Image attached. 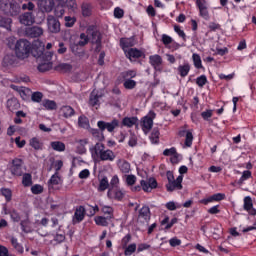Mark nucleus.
<instances>
[{
    "instance_id": "f257e3e1",
    "label": "nucleus",
    "mask_w": 256,
    "mask_h": 256,
    "mask_svg": "<svg viewBox=\"0 0 256 256\" xmlns=\"http://www.w3.org/2000/svg\"><path fill=\"white\" fill-rule=\"evenodd\" d=\"M45 51V44L40 41H35L33 44V55L34 57H37V59L40 61L38 65V71L41 73H45V71H50V69H53V52H46Z\"/></svg>"
},
{
    "instance_id": "f03ea898",
    "label": "nucleus",
    "mask_w": 256,
    "mask_h": 256,
    "mask_svg": "<svg viewBox=\"0 0 256 256\" xmlns=\"http://www.w3.org/2000/svg\"><path fill=\"white\" fill-rule=\"evenodd\" d=\"M91 157L94 161H109L113 163L117 159V155L113 150L105 147L103 143H96L92 148H90Z\"/></svg>"
},
{
    "instance_id": "7ed1b4c3",
    "label": "nucleus",
    "mask_w": 256,
    "mask_h": 256,
    "mask_svg": "<svg viewBox=\"0 0 256 256\" xmlns=\"http://www.w3.org/2000/svg\"><path fill=\"white\" fill-rule=\"evenodd\" d=\"M97 126L100 129H92L91 134L96 141H103L105 139V136L103 135V131L107 129L109 133H113L117 127H119V120L114 119L111 122H105V121H98Z\"/></svg>"
},
{
    "instance_id": "20e7f679",
    "label": "nucleus",
    "mask_w": 256,
    "mask_h": 256,
    "mask_svg": "<svg viewBox=\"0 0 256 256\" xmlns=\"http://www.w3.org/2000/svg\"><path fill=\"white\" fill-rule=\"evenodd\" d=\"M0 11L10 17H17L21 13V5L15 0H0Z\"/></svg>"
},
{
    "instance_id": "39448f33",
    "label": "nucleus",
    "mask_w": 256,
    "mask_h": 256,
    "mask_svg": "<svg viewBox=\"0 0 256 256\" xmlns=\"http://www.w3.org/2000/svg\"><path fill=\"white\" fill-rule=\"evenodd\" d=\"M167 183L165 185L168 193H173V191H181L183 189V175H179L175 179L172 171L166 172Z\"/></svg>"
},
{
    "instance_id": "423d86ee",
    "label": "nucleus",
    "mask_w": 256,
    "mask_h": 256,
    "mask_svg": "<svg viewBox=\"0 0 256 256\" xmlns=\"http://www.w3.org/2000/svg\"><path fill=\"white\" fill-rule=\"evenodd\" d=\"M14 51L18 59H27L31 53V42L25 39H20L16 42Z\"/></svg>"
},
{
    "instance_id": "0eeeda50",
    "label": "nucleus",
    "mask_w": 256,
    "mask_h": 256,
    "mask_svg": "<svg viewBox=\"0 0 256 256\" xmlns=\"http://www.w3.org/2000/svg\"><path fill=\"white\" fill-rule=\"evenodd\" d=\"M155 117H157V114L154 111H149L146 116L141 118L140 127L145 135H148L149 131L153 129V121Z\"/></svg>"
},
{
    "instance_id": "6e6552de",
    "label": "nucleus",
    "mask_w": 256,
    "mask_h": 256,
    "mask_svg": "<svg viewBox=\"0 0 256 256\" xmlns=\"http://www.w3.org/2000/svg\"><path fill=\"white\" fill-rule=\"evenodd\" d=\"M10 172L14 177H21L23 175V160L19 158L13 159Z\"/></svg>"
},
{
    "instance_id": "1a4fd4ad",
    "label": "nucleus",
    "mask_w": 256,
    "mask_h": 256,
    "mask_svg": "<svg viewBox=\"0 0 256 256\" xmlns=\"http://www.w3.org/2000/svg\"><path fill=\"white\" fill-rule=\"evenodd\" d=\"M107 197L109 199H114L115 201H123L125 191L121 190L119 187H110L107 192Z\"/></svg>"
},
{
    "instance_id": "9d476101",
    "label": "nucleus",
    "mask_w": 256,
    "mask_h": 256,
    "mask_svg": "<svg viewBox=\"0 0 256 256\" xmlns=\"http://www.w3.org/2000/svg\"><path fill=\"white\" fill-rule=\"evenodd\" d=\"M47 25L50 33H59L61 31V23L53 15H48Z\"/></svg>"
},
{
    "instance_id": "9b49d317",
    "label": "nucleus",
    "mask_w": 256,
    "mask_h": 256,
    "mask_svg": "<svg viewBox=\"0 0 256 256\" xmlns=\"http://www.w3.org/2000/svg\"><path fill=\"white\" fill-rule=\"evenodd\" d=\"M196 6L199 9V15L206 21H209V6L206 0H196Z\"/></svg>"
},
{
    "instance_id": "f8f14e48",
    "label": "nucleus",
    "mask_w": 256,
    "mask_h": 256,
    "mask_svg": "<svg viewBox=\"0 0 256 256\" xmlns=\"http://www.w3.org/2000/svg\"><path fill=\"white\" fill-rule=\"evenodd\" d=\"M124 53L127 59H129L130 61H135L136 59H141V57H145V52L137 48H129L128 50H125Z\"/></svg>"
},
{
    "instance_id": "ddd939ff",
    "label": "nucleus",
    "mask_w": 256,
    "mask_h": 256,
    "mask_svg": "<svg viewBox=\"0 0 256 256\" xmlns=\"http://www.w3.org/2000/svg\"><path fill=\"white\" fill-rule=\"evenodd\" d=\"M38 7L42 13H51L55 7V0H38Z\"/></svg>"
},
{
    "instance_id": "4468645a",
    "label": "nucleus",
    "mask_w": 256,
    "mask_h": 256,
    "mask_svg": "<svg viewBox=\"0 0 256 256\" xmlns=\"http://www.w3.org/2000/svg\"><path fill=\"white\" fill-rule=\"evenodd\" d=\"M140 185L145 193H151L152 189H157V180L155 178H149L148 180H141Z\"/></svg>"
},
{
    "instance_id": "2eb2a0df",
    "label": "nucleus",
    "mask_w": 256,
    "mask_h": 256,
    "mask_svg": "<svg viewBox=\"0 0 256 256\" xmlns=\"http://www.w3.org/2000/svg\"><path fill=\"white\" fill-rule=\"evenodd\" d=\"M135 45H137V40L135 39V36L120 39V47H122L124 53L125 51H129L131 47H135Z\"/></svg>"
},
{
    "instance_id": "dca6fc26",
    "label": "nucleus",
    "mask_w": 256,
    "mask_h": 256,
    "mask_svg": "<svg viewBox=\"0 0 256 256\" xmlns=\"http://www.w3.org/2000/svg\"><path fill=\"white\" fill-rule=\"evenodd\" d=\"M116 165L123 175H129V173H131V163H129L127 160L118 159Z\"/></svg>"
},
{
    "instance_id": "f3484780",
    "label": "nucleus",
    "mask_w": 256,
    "mask_h": 256,
    "mask_svg": "<svg viewBox=\"0 0 256 256\" xmlns=\"http://www.w3.org/2000/svg\"><path fill=\"white\" fill-rule=\"evenodd\" d=\"M83 219H85V207L79 206L74 212L72 223L73 225H77V223H81Z\"/></svg>"
},
{
    "instance_id": "a211bd4d",
    "label": "nucleus",
    "mask_w": 256,
    "mask_h": 256,
    "mask_svg": "<svg viewBox=\"0 0 256 256\" xmlns=\"http://www.w3.org/2000/svg\"><path fill=\"white\" fill-rule=\"evenodd\" d=\"M149 63L155 69V71H161V65H163V58L159 54L149 56Z\"/></svg>"
},
{
    "instance_id": "6ab92c4d",
    "label": "nucleus",
    "mask_w": 256,
    "mask_h": 256,
    "mask_svg": "<svg viewBox=\"0 0 256 256\" xmlns=\"http://www.w3.org/2000/svg\"><path fill=\"white\" fill-rule=\"evenodd\" d=\"M180 137H185L184 147H191L193 145V130H181Z\"/></svg>"
},
{
    "instance_id": "aec40b11",
    "label": "nucleus",
    "mask_w": 256,
    "mask_h": 256,
    "mask_svg": "<svg viewBox=\"0 0 256 256\" xmlns=\"http://www.w3.org/2000/svg\"><path fill=\"white\" fill-rule=\"evenodd\" d=\"M138 219H142L144 223H149V221H151V209L149 206H143L139 210Z\"/></svg>"
},
{
    "instance_id": "412c9836",
    "label": "nucleus",
    "mask_w": 256,
    "mask_h": 256,
    "mask_svg": "<svg viewBox=\"0 0 256 256\" xmlns=\"http://www.w3.org/2000/svg\"><path fill=\"white\" fill-rule=\"evenodd\" d=\"M223 199H225V194L217 193V194H213L208 198H204L200 200V203H202V205H209V203H215V201H223Z\"/></svg>"
},
{
    "instance_id": "4be33fe9",
    "label": "nucleus",
    "mask_w": 256,
    "mask_h": 256,
    "mask_svg": "<svg viewBox=\"0 0 256 256\" xmlns=\"http://www.w3.org/2000/svg\"><path fill=\"white\" fill-rule=\"evenodd\" d=\"M20 23L22 25H33L35 23V15L33 12H25L20 16Z\"/></svg>"
},
{
    "instance_id": "5701e85b",
    "label": "nucleus",
    "mask_w": 256,
    "mask_h": 256,
    "mask_svg": "<svg viewBox=\"0 0 256 256\" xmlns=\"http://www.w3.org/2000/svg\"><path fill=\"white\" fill-rule=\"evenodd\" d=\"M244 211H247L249 215H256V209L253 208V199H251V196H246L244 198Z\"/></svg>"
},
{
    "instance_id": "b1692460",
    "label": "nucleus",
    "mask_w": 256,
    "mask_h": 256,
    "mask_svg": "<svg viewBox=\"0 0 256 256\" xmlns=\"http://www.w3.org/2000/svg\"><path fill=\"white\" fill-rule=\"evenodd\" d=\"M26 35L32 38L41 37V35H43V28L39 26L30 27L26 29Z\"/></svg>"
},
{
    "instance_id": "393cba45",
    "label": "nucleus",
    "mask_w": 256,
    "mask_h": 256,
    "mask_svg": "<svg viewBox=\"0 0 256 256\" xmlns=\"http://www.w3.org/2000/svg\"><path fill=\"white\" fill-rule=\"evenodd\" d=\"M17 63V57L13 54H7L3 58L2 65L3 67H15Z\"/></svg>"
},
{
    "instance_id": "a878e982",
    "label": "nucleus",
    "mask_w": 256,
    "mask_h": 256,
    "mask_svg": "<svg viewBox=\"0 0 256 256\" xmlns=\"http://www.w3.org/2000/svg\"><path fill=\"white\" fill-rule=\"evenodd\" d=\"M10 243L16 253H19V255H23L25 249L23 248V245L19 243V240L17 238L11 236Z\"/></svg>"
},
{
    "instance_id": "bb28decb",
    "label": "nucleus",
    "mask_w": 256,
    "mask_h": 256,
    "mask_svg": "<svg viewBox=\"0 0 256 256\" xmlns=\"http://www.w3.org/2000/svg\"><path fill=\"white\" fill-rule=\"evenodd\" d=\"M29 145L35 151H43V141L39 137H33L29 140Z\"/></svg>"
},
{
    "instance_id": "cd10ccee",
    "label": "nucleus",
    "mask_w": 256,
    "mask_h": 256,
    "mask_svg": "<svg viewBox=\"0 0 256 256\" xmlns=\"http://www.w3.org/2000/svg\"><path fill=\"white\" fill-rule=\"evenodd\" d=\"M60 183H61V177H59L58 172H55V174H53L48 181V188L57 189V185H59Z\"/></svg>"
},
{
    "instance_id": "c85d7f7f",
    "label": "nucleus",
    "mask_w": 256,
    "mask_h": 256,
    "mask_svg": "<svg viewBox=\"0 0 256 256\" xmlns=\"http://www.w3.org/2000/svg\"><path fill=\"white\" fill-rule=\"evenodd\" d=\"M99 99H101V94H99V91L93 90L90 94L89 105L97 107L99 105Z\"/></svg>"
},
{
    "instance_id": "c756f323",
    "label": "nucleus",
    "mask_w": 256,
    "mask_h": 256,
    "mask_svg": "<svg viewBox=\"0 0 256 256\" xmlns=\"http://www.w3.org/2000/svg\"><path fill=\"white\" fill-rule=\"evenodd\" d=\"M76 143H77V151H78V153H80V155L87 153V148H85V147H86V145H88L89 139H87V138L80 139V140H77Z\"/></svg>"
},
{
    "instance_id": "7c9ffc66",
    "label": "nucleus",
    "mask_w": 256,
    "mask_h": 256,
    "mask_svg": "<svg viewBox=\"0 0 256 256\" xmlns=\"http://www.w3.org/2000/svg\"><path fill=\"white\" fill-rule=\"evenodd\" d=\"M6 107L7 109H9V111L13 112V111H17V109L21 107V104H19V100H17V98H11L7 100Z\"/></svg>"
},
{
    "instance_id": "2f4dec72",
    "label": "nucleus",
    "mask_w": 256,
    "mask_h": 256,
    "mask_svg": "<svg viewBox=\"0 0 256 256\" xmlns=\"http://www.w3.org/2000/svg\"><path fill=\"white\" fill-rule=\"evenodd\" d=\"M177 71L180 77H187V75H189V72L191 71V65L189 63L180 65L178 66Z\"/></svg>"
},
{
    "instance_id": "473e14b6",
    "label": "nucleus",
    "mask_w": 256,
    "mask_h": 256,
    "mask_svg": "<svg viewBox=\"0 0 256 256\" xmlns=\"http://www.w3.org/2000/svg\"><path fill=\"white\" fill-rule=\"evenodd\" d=\"M60 113L65 117V119H69V117H73V115H75V110L71 106H62Z\"/></svg>"
},
{
    "instance_id": "72a5a7b5",
    "label": "nucleus",
    "mask_w": 256,
    "mask_h": 256,
    "mask_svg": "<svg viewBox=\"0 0 256 256\" xmlns=\"http://www.w3.org/2000/svg\"><path fill=\"white\" fill-rule=\"evenodd\" d=\"M138 121H139V119L137 117H125L122 120V125L124 127L131 128V127L137 125Z\"/></svg>"
},
{
    "instance_id": "f704fd0d",
    "label": "nucleus",
    "mask_w": 256,
    "mask_h": 256,
    "mask_svg": "<svg viewBox=\"0 0 256 256\" xmlns=\"http://www.w3.org/2000/svg\"><path fill=\"white\" fill-rule=\"evenodd\" d=\"M110 218H107V216H96L94 218V222L96 225H99L100 227H107L109 225Z\"/></svg>"
},
{
    "instance_id": "c9c22d12",
    "label": "nucleus",
    "mask_w": 256,
    "mask_h": 256,
    "mask_svg": "<svg viewBox=\"0 0 256 256\" xmlns=\"http://www.w3.org/2000/svg\"><path fill=\"white\" fill-rule=\"evenodd\" d=\"M11 23H13L11 18L0 16V27L7 29V31H11Z\"/></svg>"
},
{
    "instance_id": "e433bc0d",
    "label": "nucleus",
    "mask_w": 256,
    "mask_h": 256,
    "mask_svg": "<svg viewBox=\"0 0 256 256\" xmlns=\"http://www.w3.org/2000/svg\"><path fill=\"white\" fill-rule=\"evenodd\" d=\"M42 105L48 111H55V109H57V103L53 100L45 99L43 100Z\"/></svg>"
},
{
    "instance_id": "4c0bfd02",
    "label": "nucleus",
    "mask_w": 256,
    "mask_h": 256,
    "mask_svg": "<svg viewBox=\"0 0 256 256\" xmlns=\"http://www.w3.org/2000/svg\"><path fill=\"white\" fill-rule=\"evenodd\" d=\"M114 209H113V207H111V206H107V205H102L101 206V212L104 214V215H107L106 217L108 218V219H113V217H114V215H113V213H114Z\"/></svg>"
},
{
    "instance_id": "58836bf2",
    "label": "nucleus",
    "mask_w": 256,
    "mask_h": 256,
    "mask_svg": "<svg viewBox=\"0 0 256 256\" xmlns=\"http://www.w3.org/2000/svg\"><path fill=\"white\" fill-rule=\"evenodd\" d=\"M60 5L62 7H68V9H72V11H75V9H77V2L75 0L60 1Z\"/></svg>"
},
{
    "instance_id": "ea45409f",
    "label": "nucleus",
    "mask_w": 256,
    "mask_h": 256,
    "mask_svg": "<svg viewBox=\"0 0 256 256\" xmlns=\"http://www.w3.org/2000/svg\"><path fill=\"white\" fill-rule=\"evenodd\" d=\"M82 15L83 17H91V13L93 11V7L89 3L82 4Z\"/></svg>"
},
{
    "instance_id": "a19ab883",
    "label": "nucleus",
    "mask_w": 256,
    "mask_h": 256,
    "mask_svg": "<svg viewBox=\"0 0 256 256\" xmlns=\"http://www.w3.org/2000/svg\"><path fill=\"white\" fill-rule=\"evenodd\" d=\"M22 185L24 187H31L33 185V177L29 173H25L22 176Z\"/></svg>"
},
{
    "instance_id": "79ce46f5",
    "label": "nucleus",
    "mask_w": 256,
    "mask_h": 256,
    "mask_svg": "<svg viewBox=\"0 0 256 256\" xmlns=\"http://www.w3.org/2000/svg\"><path fill=\"white\" fill-rule=\"evenodd\" d=\"M252 177V173L249 170H245L242 172V176L240 177V179L237 181V185H243V183H245V181L251 179Z\"/></svg>"
},
{
    "instance_id": "37998d69",
    "label": "nucleus",
    "mask_w": 256,
    "mask_h": 256,
    "mask_svg": "<svg viewBox=\"0 0 256 256\" xmlns=\"http://www.w3.org/2000/svg\"><path fill=\"white\" fill-rule=\"evenodd\" d=\"M51 147L54 151H58V152H62L65 151V143L61 142V141H54L51 142Z\"/></svg>"
},
{
    "instance_id": "c03bdc74",
    "label": "nucleus",
    "mask_w": 256,
    "mask_h": 256,
    "mask_svg": "<svg viewBox=\"0 0 256 256\" xmlns=\"http://www.w3.org/2000/svg\"><path fill=\"white\" fill-rule=\"evenodd\" d=\"M159 128H154L150 134V141L151 143H153L154 145H157V143H159Z\"/></svg>"
},
{
    "instance_id": "a18cd8bd",
    "label": "nucleus",
    "mask_w": 256,
    "mask_h": 256,
    "mask_svg": "<svg viewBox=\"0 0 256 256\" xmlns=\"http://www.w3.org/2000/svg\"><path fill=\"white\" fill-rule=\"evenodd\" d=\"M12 89H14V91H18L20 97H22V99H27V93H29V89L27 88H23V87H18L15 85L11 86Z\"/></svg>"
},
{
    "instance_id": "49530a36",
    "label": "nucleus",
    "mask_w": 256,
    "mask_h": 256,
    "mask_svg": "<svg viewBox=\"0 0 256 256\" xmlns=\"http://www.w3.org/2000/svg\"><path fill=\"white\" fill-rule=\"evenodd\" d=\"M136 251H137V244L132 243L124 248V255L131 256Z\"/></svg>"
},
{
    "instance_id": "de8ad7c7",
    "label": "nucleus",
    "mask_w": 256,
    "mask_h": 256,
    "mask_svg": "<svg viewBox=\"0 0 256 256\" xmlns=\"http://www.w3.org/2000/svg\"><path fill=\"white\" fill-rule=\"evenodd\" d=\"M109 189V180H107V177H104L100 180L98 191L103 192L107 191Z\"/></svg>"
},
{
    "instance_id": "09e8293b",
    "label": "nucleus",
    "mask_w": 256,
    "mask_h": 256,
    "mask_svg": "<svg viewBox=\"0 0 256 256\" xmlns=\"http://www.w3.org/2000/svg\"><path fill=\"white\" fill-rule=\"evenodd\" d=\"M192 59L194 67H196V69H203V63L201 61V56H199V54H193Z\"/></svg>"
},
{
    "instance_id": "8fccbe9b",
    "label": "nucleus",
    "mask_w": 256,
    "mask_h": 256,
    "mask_svg": "<svg viewBox=\"0 0 256 256\" xmlns=\"http://www.w3.org/2000/svg\"><path fill=\"white\" fill-rule=\"evenodd\" d=\"M125 181H126V185H128V187H133V185H135V183H137V176L130 174V175H125Z\"/></svg>"
},
{
    "instance_id": "3c124183",
    "label": "nucleus",
    "mask_w": 256,
    "mask_h": 256,
    "mask_svg": "<svg viewBox=\"0 0 256 256\" xmlns=\"http://www.w3.org/2000/svg\"><path fill=\"white\" fill-rule=\"evenodd\" d=\"M78 125L82 127V129H89V119L85 116H80L78 118Z\"/></svg>"
},
{
    "instance_id": "603ef678",
    "label": "nucleus",
    "mask_w": 256,
    "mask_h": 256,
    "mask_svg": "<svg viewBox=\"0 0 256 256\" xmlns=\"http://www.w3.org/2000/svg\"><path fill=\"white\" fill-rule=\"evenodd\" d=\"M71 69H72L71 64H67V63H61L56 67L57 71H63V73H67L71 71Z\"/></svg>"
},
{
    "instance_id": "864d4df0",
    "label": "nucleus",
    "mask_w": 256,
    "mask_h": 256,
    "mask_svg": "<svg viewBox=\"0 0 256 256\" xmlns=\"http://www.w3.org/2000/svg\"><path fill=\"white\" fill-rule=\"evenodd\" d=\"M166 209L168 211H175L177 209H181V204H177L174 201L167 202L165 205Z\"/></svg>"
},
{
    "instance_id": "5fc2aeb1",
    "label": "nucleus",
    "mask_w": 256,
    "mask_h": 256,
    "mask_svg": "<svg viewBox=\"0 0 256 256\" xmlns=\"http://www.w3.org/2000/svg\"><path fill=\"white\" fill-rule=\"evenodd\" d=\"M87 43H89V36H87L85 33L80 34V41L77 43V45H79V47H85Z\"/></svg>"
},
{
    "instance_id": "6e6d98bb",
    "label": "nucleus",
    "mask_w": 256,
    "mask_h": 256,
    "mask_svg": "<svg viewBox=\"0 0 256 256\" xmlns=\"http://www.w3.org/2000/svg\"><path fill=\"white\" fill-rule=\"evenodd\" d=\"M196 85H198L200 88L205 87V85H207V76L201 75L200 77L196 78Z\"/></svg>"
},
{
    "instance_id": "4d7b16f0",
    "label": "nucleus",
    "mask_w": 256,
    "mask_h": 256,
    "mask_svg": "<svg viewBox=\"0 0 256 256\" xmlns=\"http://www.w3.org/2000/svg\"><path fill=\"white\" fill-rule=\"evenodd\" d=\"M124 87L125 89H135V87H137V82L128 78L124 81Z\"/></svg>"
},
{
    "instance_id": "13d9d810",
    "label": "nucleus",
    "mask_w": 256,
    "mask_h": 256,
    "mask_svg": "<svg viewBox=\"0 0 256 256\" xmlns=\"http://www.w3.org/2000/svg\"><path fill=\"white\" fill-rule=\"evenodd\" d=\"M174 31L183 39V41H187V35L185 34V31L181 30V26L174 25Z\"/></svg>"
},
{
    "instance_id": "bf43d9fd",
    "label": "nucleus",
    "mask_w": 256,
    "mask_h": 256,
    "mask_svg": "<svg viewBox=\"0 0 256 256\" xmlns=\"http://www.w3.org/2000/svg\"><path fill=\"white\" fill-rule=\"evenodd\" d=\"M31 99L34 103H41V101H43V93L34 92L31 96Z\"/></svg>"
},
{
    "instance_id": "052dcab7",
    "label": "nucleus",
    "mask_w": 256,
    "mask_h": 256,
    "mask_svg": "<svg viewBox=\"0 0 256 256\" xmlns=\"http://www.w3.org/2000/svg\"><path fill=\"white\" fill-rule=\"evenodd\" d=\"M31 191L33 195H41V193H43V186L40 184H35L31 187Z\"/></svg>"
},
{
    "instance_id": "680f3d73",
    "label": "nucleus",
    "mask_w": 256,
    "mask_h": 256,
    "mask_svg": "<svg viewBox=\"0 0 256 256\" xmlns=\"http://www.w3.org/2000/svg\"><path fill=\"white\" fill-rule=\"evenodd\" d=\"M1 194L3 195V197H5L6 201H11V197H12V192L11 189L9 188H2L1 189Z\"/></svg>"
},
{
    "instance_id": "e2e57ef3",
    "label": "nucleus",
    "mask_w": 256,
    "mask_h": 256,
    "mask_svg": "<svg viewBox=\"0 0 256 256\" xmlns=\"http://www.w3.org/2000/svg\"><path fill=\"white\" fill-rule=\"evenodd\" d=\"M64 21H65V27H73L77 20L75 19V17L66 16L64 18Z\"/></svg>"
},
{
    "instance_id": "0e129e2a",
    "label": "nucleus",
    "mask_w": 256,
    "mask_h": 256,
    "mask_svg": "<svg viewBox=\"0 0 256 256\" xmlns=\"http://www.w3.org/2000/svg\"><path fill=\"white\" fill-rule=\"evenodd\" d=\"M58 55H65L67 53V46L63 42H59L58 49H57Z\"/></svg>"
},
{
    "instance_id": "69168bd1",
    "label": "nucleus",
    "mask_w": 256,
    "mask_h": 256,
    "mask_svg": "<svg viewBox=\"0 0 256 256\" xmlns=\"http://www.w3.org/2000/svg\"><path fill=\"white\" fill-rule=\"evenodd\" d=\"M10 217L13 221H15L16 223H19V221H21V215L19 214V212H17L16 210H12L10 212Z\"/></svg>"
},
{
    "instance_id": "338daca9",
    "label": "nucleus",
    "mask_w": 256,
    "mask_h": 256,
    "mask_svg": "<svg viewBox=\"0 0 256 256\" xmlns=\"http://www.w3.org/2000/svg\"><path fill=\"white\" fill-rule=\"evenodd\" d=\"M129 147L137 146V136L135 134H131L128 140Z\"/></svg>"
},
{
    "instance_id": "774afa93",
    "label": "nucleus",
    "mask_w": 256,
    "mask_h": 256,
    "mask_svg": "<svg viewBox=\"0 0 256 256\" xmlns=\"http://www.w3.org/2000/svg\"><path fill=\"white\" fill-rule=\"evenodd\" d=\"M0 256H15L9 253V249L3 245H0Z\"/></svg>"
}]
</instances>
